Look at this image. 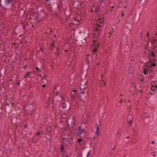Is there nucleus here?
Segmentation results:
<instances>
[{"mask_svg": "<svg viewBox=\"0 0 157 157\" xmlns=\"http://www.w3.org/2000/svg\"><path fill=\"white\" fill-rule=\"evenodd\" d=\"M80 33L76 38L75 40L79 43H82L84 41V40H86V38L89 36V34L84 30L80 32Z\"/></svg>", "mask_w": 157, "mask_h": 157, "instance_id": "obj_1", "label": "nucleus"}, {"mask_svg": "<svg viewBox=\"0 0 157 157\" xmlns=\"http://www.w3.org/2000/svg\"><path fill=\"white\" fill-rule=\"evenodd\" d=\"M10 103L8 102L7 99L6 100V105L4 107V111L6 112V115L8 117H10L11 114L12 113V109L10 107V106L11 104L13 105L14 102L11 100L10 101Z\"/></svg>", "mask_w": 157, "mask_h": 157, "instance_id": "obj_2", "label": "nucleus"}, {"mask_svg": "<svg viewBox=\"0 0 157 157\" xmlns=\"http://www.w3.org/2000/svg\"><path fill=\"white\" fill-rule=\"evenodd\" d=\"M48 5L51 8H55L56 7L57 5L59 10H60L62 7V2L61 0L58 3H57L55 1H52L48 3Z\"/></svg>", "mask_w": 157, "mask_h": 157, "instance_id": "obj_3", "label": "nucleus"}, {"mask_svg": "<svg viewBox=\"0 0 157 157\" xmlns=\"http://www.w3.org/2000/svg\"><path fill=\"white\" fill-rule=\"evenodd\" d=\"M13 2V0H2L0 1V6L3 9H7V6Z\"/></svg>", "mask_w": 157, "mask_h": 157, "instance_id": "obj_4", "label": "nucleus"}, {"mask_svg": "<svg viewBox=\"0 0 157 157\" xmlns=\"http://www.w3.org/2000/svg\"><path fill=\"white\" fill-rule=\"evenodd\" d=\"M67 122L68 125V128H72L75 124V119L73 117L68 118L67 119Z\"/></svg>", "mask_w": 157, "mask_h": 157, "instance_id": "obj_5", "label": "nucleus"}, {"mask_svg": "<svg viewBox=\"0 0 157 157\" xmlns=\"http://www.w3.org/2000/svg\"><path fill=\"white\" fill-rule=\"evenodd\" d=\"M87 82V81L84 82L82 81L81 82L80 86V90H84L87 87V85H86Z\"/></svg>", "mask_w": 157, "mask_h": 157, "instance_id": "obj_6", "label": "nucleus"}, {"mask_svg": "<svg viewBox=\"0 0 157 157\" xmlns=\"http://www.w3.org/2000/svg\"><path fill=\"white\" fill-rule=\"evenodd\" d=\"M151 52L150 56H152L153 57H155L156 56V54H157V46H155L153 48Z\"/></svg>", "mask_w": 157, "mask_h": 157, "instance_id": "obj_7", "label": "nucleus"}, {"mask_svg": "<svg viewBox=\"0 0 157 157\" xmlns=\"http://www.w3.org/2000/svg\"><path fill=\"white\" fill-rule=\"evenodd\" d=\"M127 122L129 124H131L132 123L133 118L132 115L129 114L127 117Z\"/></svg>", "mask_w": 157, "mask_h": 157, "instance_id": "obj_8", "label": "nucleus"}, {"mask_svg": "<svg viewBox=\"0 0 157 157\" xmlns=\"http://www.w3.org/2000/svg\"><path fill=\"white\" fill-rule=\"evenodd\" d=\"M87 133V132L86 131L82 129V131L78 132L77 133V136H79L81 137H82V135L83 134H84V135H86Z\"/></svg>", "mask_w": 157, "mask_h": 157, "instance_id": "obj_9", "label": "nucleus"}, {"mask_svg": "<svg viewBox=\"0 0 157 157\" xmlns=\"http://www.w3.org/2000/svg\"><path fill=\"white\" fill-rule=\"evenodd\" d=\"M90 155V151H89V149H86L83 153V157H88Z\"/></svg>", "mask_w": 157, "mask_h": 157, "instance_id": "obj_10", "label": "nucleus"}, {"mask_svg": "<svg viewBox=\"0 0 157 157\" xmlns=\"http://www.w3.org/2000/svg\"><path fill=\"white\" fill-rule=\"evenodd\" d=\"M86 96L85 94H79V99L82 101H84V99L86 98Z\"/></svg>", "mask_w": 157, "mask_h": 157, "instance_id": "obj_11", "label": "nucleus"}, {"mask_svg": "<svg viewBox=\"0 0 157 157\" xmlns=\"http://www.w3.org/2000/svg\"><path fill=\"white\" fill-rule=\"evenodd\" d=\"M46 15L45 12L44 11H41V13H40L38 15V17H39L44 18L45 17Z\"/></svg>", "mask_w": 157, "mask_h": 157, "instance_id": "obj_12", "label": "nucleus"}, {"mask_svg": "<svg viewBox=\"0 0 157 157\" xmlns=\"http://www.w3.org/2000/svg\"><path fill=\"white\" fill-rule=\"evenodd\" d=\"M139 19L140 16L139 15V14L138 13L135 14L133 18L134 21H136V22H138L139 21Z\"/></svg>", "mask_w": 157, "mask_h": 157, "instance_id": "obj_13", "label": "nucleus"}, {"mask_svg": "<svg viewBox=\"0 0 157 157\" xmlns=\"http://www.w3.org/2000/svg\"><path fill=\"white\" fill-rule=\"evenodd\" d=\"M62 106L64 108L67 109L69 107V104L67 102H64L62 103Z\"/></svg>", "mask_w": 157, "mask_h": 157, "instance_id": "obj_14", "label": "nucleus"}, {"mask_svg": "<svg viewBox=\"0 0 157 157\" xmlns=\"http://www.w3.org/2000/svg\"><path fill=\"white\" fill-rule=\"evenodd\" d=\"M99 44H96L95 46H94V52L95 54H96V53H97V51H98V49L99 48Z\"/></svg>", "mask_w": 157, "mask_h": 157, "instance_id": "obj_15", "label": "nucleus"}, {"mask_svg": "<svg viewBox=\"0 0 157 157\" xmlns=\"http://www.w3.org/2000/svg\"><path fill=\"white\" fill-rule=\"evenodd\" d=\"M55 47V44L54 43V42H53L51 44L50 46V48H49L50 50L51 51H53L54 48Z\"/></svg>", "mask_w": 157, "mask_h": 157, "instance_id": "obj_16", "label": "nucleus"}, {"mask_svg": "<svg viewBox=\"0 0 157 157\" xmlns=\"http://www.w3.org/2000/svg\"><path fill=\"white\" fill-rule=\"evenodd\" d=\"M1 98H0V113H1V112L2 111L3 106V105L1 102Z\"/></svg>", "mask_w": 157, "mask_h": 157, "instance_id": "obj_17", "label": "nucleus"}, {"mask_svg": "<svg viewBox=\"0 0 157 157\" xmlns=\"http://www.w3.org/2000/svg\"><path fill=\"white\" fill-rule=\"evenodd\" d=\"M131 85L132 87H133L135 88H136V83L134 82H133L132 81L131 82Z\"/></svg>", "mask_w": 157, "mask_h": 157, "instance_id": "obj_18", "label": "nucleus"}, {"mask_svg": "<svg viewBox=\"0 0 157 157\" xmlns=\"http://www.w3.org/2000/svg\"><path fill=\"white\" fill-rule=\"evenodd\" d=\"M99 6H96L94 11L95 13H97L99 11H101V10H99Z\"/></svg>", "mask_w": 157, "mask_h": 157, "instance_id": "obj_19", "label": "nucleus"}, {"mask_svg": "<svg viewBox=\"0 0 157 157\" xmlns=\"http://www.w3.org/2000/svg\"><path fill=\"white\" fill-rule=\"evenodd\" d=\"M16 115V114H12L11 118V121H12L13 120L15 121L16 120V117L15 116Z\"/></svg>", "mask_w": 157, "mask_h": 157, "instance_id": "obj_20", "label": "nucleus"}, {"mask_svg": "<svg viewBox=\"0 0 157 157\" xmlns=\"http://www.w3.org/2000/svg\"><path fill=\"white\" fill-rule=\"evenodd\" d=\"M47 130L49 132H52V127L51 126H48L46 128Z\"/></svg>", "mask_w": 157, "mask_h": 157, "instance_id": "obj_21", "label": "nucleus"}, {"mask_svg": "<svg viewBox=\"0 0 157 157\" xmlns=\"http://www.w3.org/2000/svg\"><path fill=\"white\" fill-rule=\"evenodd\" d=\"M128 71L130 74H132L134 72L133 68L132 67H130Z\"/></svg>", "mask_w": 157, "mask_h": 157, "instance_id": "obj_22", "label": "nucleus"}, {"mask_svg": "<svg viewBox=\"0 0 157 157\" xmlns=\"http://www.w3.org/2000/svg\"><path fill=\"white\" fill-rule=\"evenodd\" d=\"M67 119H66L65 117H62L60 118V122H64L65 121H67Z\"/></svg>", "mask_w": 157, "mask_h": 157, "instance_id": "obj_23", "label": "nucleus"}, {"mask_svg": "<svg viewBox=\"0 0 157 157\" xmlns=\"http://www.w3.org/2000/svg\"><path fill=\"white\" fill-rule=\"evenodd\" d=\"M157 40H156L155 38V37H153L152 40L151 42L152 43V44H154V43H155L157 41Z\"/></svg>", "mask_w": 157, "mask_h": 157, "instance_id": "obj_24", "label": "nucleus"}, {"mask_svg": "<svg viewBox=\"0 0 157 157\" xmlns=\"http://www.w3.org/2000/svg\"><path fill=\"white\" fill-rule=\"evenodd\" d=\"M156 59H151L150 57H149V61L152 63L153 62H155L156 61Z\"/></svg>", "mask_w": 157, "mask_h": 157, "instance_id": "obj_25", "label": "nucleus"}, {"mask_svg": "<svg viewBox=\"0 0 157 157\" xmlns=\"http://www.w3.org/2000/svg\"><path fill=\"white\" fill-rule=\"evenodd\" d=\"M148 71V69L145 68L144 69V74L145 75H146L147 74V71Z\"/></svg>", "mask_w": 157, "mask_h": 157, "instance_id": "obj_26", "label": "nucleus"}, {"mask_svg": "<svg viewBox=\"0 0 157 157\" xmlns=\"http://www.w3.org/2000/svg\"><path fill=\"white\" fill-rule=\"evenodd\" d=\"M73 5L74 6L75 8L79 9V6L78 5H77V3H75V2L73 4Z\"/></svg>", "mask_w": 157, "mask_h": 157, "instance_id": "obj_27", "label": "nucleus"}, {"mask_svg": "<svg viewBox=\"0 0 157 157\" xmlns=\"http://www.w3.org/2000/svg\"><path fill=\"white\" fill-rule=\"evenodd\" d=\"M115 148H116L115 147L113 148L110 151V154H113L115 152Z\"/></svg>", "mask_w": 157, "mask_h": 157, "instance_id": "obj_28", "label": "nucleus"}, {"mask_svg": "<svg viewBox=\"0 0 157 157\" xmlns=\"http://www.w3.org/2000/svg\"><path fill=\"white\" fill-rule=\"evenodd\" d=\"M21 112L20 113H19L17 115L16 117V120H17L18 119V118L20 119V117L21 116Z\"/></svg>", "mask_w": 157, "mask_h": 157, "instance_id": "obj_29", "label": "nucleus"}, {"mask_svg": "<svg viewBox=\"0 0 157 157\" xmlns=\"http://www.w3.org/2000/svg\"><path fill=\"white\" fill-rule=\"evenodd\" d=\"M31 72H28L27 75L24 77V78H28L29 75L30 74Z\"/></svg>", "mask_w": 157, "mask_h": 157, "instance_id": "obj_30", "label": "nucleus"}, {"mask_svg": "<svg viewBox=\"0 0 157 157\" xmlns=\"http://www.w3.org/2000/svg\"><path fill=\"white\" fill-rule=\"evenodd\" d=\"M64 147L63 145H61L60 147V150L62 152H63L64 150Z\"/></svg>", "mask_w": 157, "mask_h": 157, "instance_id": "obj_31", "label": "nucleus"}, {"mask_svg": "<svg viewBox=\"0 0 157 157\" xmlns=\"http://www.w3.org/2000/svg\"><path fill=\"white\" fill-rule=\"evenodd\" d=\"M71 97L73 99H75L76 97L75 94H71Z\"/></svg>", "mask_w": 157, "mask_h": 157, "instance_id": "obj_32", "label": "nucleus"}, {"mask_svg": "<svg viewBox=\"0 0 157 157\" xmlns=\"http://www.w3.org/2000/svg\"><path fill=\"white\" fill-rule=\"evenodd\" d=\"M102 20V19L101 18H99V20H100L98 21V22H99V24H102L103 23L104 20H102V21H100Z\"/></svg>", "mask_w": 157, "mask_h": 157, "instance_id": "obj_33", "label": "nucleus"}, {"mask_svg": "<svg viewBox=\"0 0 157 157\" xmlns=\"http://www.w3.org/2000/svg\"><path fill=\"white\" fill-rule=\"evenodd\" d=\"M36 71L38 72H40L41 71L38 67H36Z\"/></svg>", "mask_w": 157, "mask_h": 157, "instance_id": "obj_34", "label": "nucleus"}, {"mask_svg": "<svg viewBox=\"0 0 157 157\" xmlns=\"http://www.w3.org/2000/svg\"><path fill=\"white\" fill-rule=\"evenodd\" d=\"M97 44H98V43H97V41H96V40H94V41L93 44V45L94 46H95Z\"/></svg>", "mask_w": 157, "mask_h": 157, "instance_id": "obj_35", "label": "nucleus"}, {"mask_svg": "<svg viewBox=\"0 0 157 157\" xmlns=\"http://www.w3.org/2000/svg\"><path fill=\"white\" fill-rule=\"evenodd\" d=\"M148 71H149L150 72H151V71H152V68L151 66L150 67H149V68H148Z\"/></svg>", "mask_w": 157, "mask_h": 157, "instance_id": "obj_36", "label": "nucleus"}, {"mask_svg": "<svg viewBox=\"0 0 157 157\" xmlns=\"http://www.w3.org/2000/svg\"><path fill=\"white\" fill-rule=\"evenodd\" d=\"M100 24H98V23H96V25L97 26V28H99L101 27V25H100Z\"/></svg>", "mask_w": 157, "mask_h": 157, "instance_id": "obj_37", "label": "nucleus"}, {"mask_svg": "<svg viewBox=\"0 0 157 157\" xmlns=\"http://www.w3.org/2000/svg\"><path fill=\"white\" fill-rule=\"evenodd\" d=\"M59 51V48H58L56 49V52L57 53V56H59L60 54Z\"/></svg>", "mask_w": 157, "mask_h": 157, "instance_id": "obj_38", "label": "nucleus"}, {"mask_svg": "<svg viewBox=\"0 0 157 157\" xmlns=\"http://www.w3.org/2000/svg\"><path fill=\"white\" fill-rule=\"evenodd\" d=\"M151 65L152 66L155 67L156 65V64L155 63H151Z\"/></svg>", "mask_w": 157, "mask_h": 157, "instance_id": "obj_39", "label": "nucleus"}, {"mask_svg": "<svg viewBox=\"0 0 157 157\" xmlns=\"http://www.w3.org/2000/svg\"><path fill=\"white\" fill-rule=\"evenodd\" d=\"M95 133L97 135V136H98L99 135V131L97 130L95 132Z\"/></svg>", "mask_w": 157, "mask_h": 157, "instance_id": "obj_40", "label": "nucleus"}, {"mask_svg": "<svg viewBox=\"0 0 157 157\" xmlns=\"http://www.w3.org/2000/svg\"><path fill=\"white\" fill-rule=\"evenodd\" d=\"M118 6L120 8H121L122 6V3L121 2H119Z\"/></svg>", "mask_w": 157, "mask_h": 157, "instance_id": "obj_41", "label": "nucleus"}, {"mask_svg": "<svg viewBox=\"0 0 157 157\" xmlns=\"http://www.w3.org/2000/svg\"><path fill=\"white\" fill-rule=\"evenodd\" d=\"M36 140L33 138L32 140V143H36Z\"/></svg>", "mask_w": 157, "mask_h": 157, "instance_id": "obj_42", "label": "nucleus"}, {"mask_svg": "<svg viewBox=\"0 0 157 157\" xmlns=\"http://www.w3.org/2000/svg\"><path fill=\"white\" fill-rule=\"evenodd\" d=\"M82 90L81 91L79 94H85V91L83 90Z\"/></svg>", "mask_w": 157, "mask_h": 157, "instance_id": "obj_43", "label": "nucleus"}, {"mask_svg": "<svg viewBox=\"0 0 157 157\" xmlns=\"http://www.w3.org/2000/svg\"><path fill=\"white\" fill-rule=\"evenodd\" d=\"M83 2H81V3H80L81 6L82 7H83Z\"/></svg>", "mask_w": 157, "mask_h": 157, "instance_id": "obj_44", "label": "nucleus"}, {"mask_svg": "<svg viewBox=\"0 0 157 157\" xmlns=\"http://www.w3.org/2000/svg\"><path fill=\"white\" fill-rule=\"evenodd\" d=\"M75 20L76 21L78 22H79L80 21L79 19H78L77 18H75Z\"/></svg>", "mask_w": 157, "mask_h": 157, "instance_id": "obj_45", "label": "nucleus"}, {"mask_svg": "<svg viewBox=\"0 0 157 157\" xmlns=\"http://www.w3.org/2000/svg\"><path fill=\"white\" fill-rule=\"evenodd\" d=\"M20 82V80H19L18 82H17V86H19Z\"/></svg>", "mask_w": 157, "mask_h": 157, "instance_id": "obj_46", "label": "nucleus"}, {"mask_svg": "<svg viewBox=\"0 0 157 157\" xmlns=\"http://www.w3.org/2000/svg\"><path fill=\"white\" fill-rule=\"evenodd\" d=\"M82 140V139H79L78 140V143H80L81 142Z\"/></svg>", "mask_w": 157, "mask_h": 157, "instance_id": "obj_47", "label": "nucleus"}, {"mask_svg": "<svg viewBox=\"0 0 157 157\" xmlns=\"http://www.w3.org/2000/svg\"><path fill=\"white\" fill-rule=\"evenodd\" d=\"M43 50H44V48L42 47H41L40 48V50L43 52Z\"/></svg>", "mask_w": 157, "mask_h": 157, "instance_id": "obj_48", "label": "nucleus"}, {"mask_svg": "<svg viewBox=\"0 0 157 157\" xmlns=\"http://www.w3.org/2000/svg\"><path fill=\"white\" fill-rule=\"evenodd\" d=\"M59 94V91H57L55 93V94L57 95H58Z\"/></svg>", "mask_w": 157, "mask_h": 157, "instance_id": "obj_49", "label": "nucleus"}, {"mask_svg": "<svg viewBox=\"0 0 157 157\" xmlns=\"http://www.w3.org/2000/svg\"><path fill=\"white\" fill-rule=\"evenodd\" d=\"M78 129L79 131L81 130L82 129H81V126H79L78 127Z\"/></svg>", "mask_w": 157, "mask_h": 157, "instance_id": "obj_50", "label": "nucleus"}, {"mask_svg": "<svg viewBox=\"0 0 157 157\" xmlns=\"http://www.w3.org/2000/svg\"><path fill=\"white\" fill-rule=\"evenodd\" d=\"M98 30H100V29H99V28H96V29H95V31H97Z\"/></svg>", "mask_w": 157, "mask_h": 157, "instance_id": "obj_51", "label": "nucleus"}, {"mask_svg": "<svg viewBox=\"0 0 157 157\" xmlns=\"http://www.w3.org/2000/svg\"><path fill=\"white\" fill-rule=\"evenodd\" d=\"M124 13L123 12H122V16L124 17Z\"/></svg>", "mask_w": 157, "mask_h": 157, "instance_id": "obj_52", "label": "nucleus"}, {"mask_svg": "<svg viewBox=\"0 0 157 157\" xmlns=\"http://www.w3.org/2000/svg\"><path fill=\"white\" fill-rule=\"evenodd\" d=\"M155 35H156V36L154 37H155V38L156 39V38H157V33H155Z\"/></svg>", "mask_w": 157, "mask_h": 157, "instance_id": "obj_53", "label": "nucleus"}, {"mask_svg": "<svg viewBox=\"0 0 157 157\" xmlns=\"http://www.w3.org/2000/svg\"><path fill=\"white\" fill-rule=\"evenodd\" d=\"M99 126H98L97 128V130L99 131Z\"/></svg>", "mask_w": 157, "mask_h": 157, "instance_id": "obj_54", "label": "nucleus"}, {"mask_svg": "<svg viewBox=\"0 0 157 157\" xmlns=\"http://www.w3.org/2000/svg\"><path fill=\"white\" fill-rule=\"evenodd\" d=\"M6 98H7V99H6V100L7 99V102H9V100H8V98H7V97H8V96L7 95H6Z\"/></svg>", "mask_w": 157, "mask_h": 157, "instance_id": "obj_55", "label": "nucleus"}, {"mask_svg": "<svg viewBox=\"0 0 157 157\" xmlns=\"http://www.w3.org/2000/svg\"><path fill=\"white\" fill-rule=\"evenodd\" d=\"M149 32H147V36H149Z\"/></svg>", "mask_w": 157, "mask_h": 157, "instance_id": "obj_56", "label": "nucleus"}, {"mask_svg": "<svg viewBox=\"0 0 157 157\" xmlns=\"http://www.w3.org/2000/svg\"><path fill=\"white\" fill-rule=\"evenodd\" d=\"M73 92H75V93H76V92H77V91H76V90H73Z\"/></svg>", "mask_w": 157, "mask_h": 157, "instance_id": "obj_57", "label": "nucleus"}, {"mask_svg": "<svg viewBox=\"0 0 157 157\" xmlns=\"http://www.w3.org/2000/svg\"><path fill=\"white\" fill-rule=\"evenodd\" d=\"M36 134L38 135H40V132H38L36 133Z\"/></svg>", "mask_w": 157, "mask_h": 157, "instance_id": "obj_58", "label": "nucleus"}, {"mask_svg": "<svg viewBox=\"0 0 157 157\" xmlns=\"http://www.w3.org/2000/svg\"><path fill=\"white\" fill-rule=\"evenodd\" d=\"M46 86V85L45 84V85H44L42 86L43 87H45Z\"/></svg>", "mask_w": 157, "mask_h": 157, "instance_id": "obj_59", "label": "nucleus"}, {"mask_svg": "<svg viewBox=\"0 0 157 157\" xmlns=\"http://www.w3.org/2000/svg\"><path fill=\"white\" fill-rule=\"evenodd\" d=\"M140 92L141 93H142L143 92V90L142 89H141L140 90Z\"/></svg>", "mask_w": 157, "mask_h": 157, "instance_id": "obj_60", "label": "nucleus"}, {"mask_svg": "<svg viewBox=\"0 0 157 157\" xmlns=\"http://www.w3.org/2000/svg\"><path fill=\"white\" fill-rule=\"evenodd\" d=\"M155 141H152V142H151V144H155Z\"/></svg>", "mask_w": 157, "mask_h": 157, "instance_id": "obj_61", "label": "nucleus"}, {"mask_svg": "<svg viewBox=\"0 0 157 157\" xmlns=\"http://www.w3.org/2000/svg\"><path fill=\"white\" fill-rule=\"evenodd\" d=\"M24 126L25 128H26L27 127V125L26 124L24 125Z\"/></svg>", "mask_w": 157, "mask_h": 157, "instance_id": "obj_62", "label": "nucleus"}, {"mask_svg": "<svg viewBox=\"0 0 157 157\" xmlns=\"http://www.w3.org/2000/svg\"><path fill=\"white\" fill-rule=\"evenodd\" d=\"M26 67H27V66H26V65H25V66L23 67V68H25Z\"/></svg>", "mask_w": 157, "mask_h": 157, "instance_id": "obj_63", "label": "nucleus"}, {"mask_svg": "<svg viewBox=\"0 0 157 157\" xmlns=\"http://www.w3.org/2000/svg\"><path fill=\"white\" fill-rule=\"evenodd\" d=\"M99 59H96V62H98H98H99Z\"/></svg>", "mask_w": 157, "mask_h": 157, "instance_id": "obj_64", "label": "nucleus"}]
</instances>
